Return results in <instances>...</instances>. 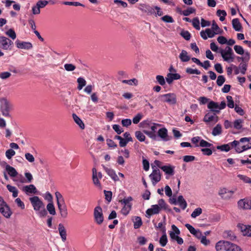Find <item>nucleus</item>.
Instances as JSON below:
<instances>
[{
  "instance_id": "1",
  "label": "nucleus",
  "mask_w": 251,
  "mask_h": 251,
  "mask_svg": "<svg viewBox=\"0 0 251 251\" xmlns=\"http://www.w3.org/2000/svg\"><path fill=\"white\" fill-rule=\"evenodd\" d=\"M29 201L34 210L40 217H45L47 215L45 205L38 197L34 196L31 197L29 198Z\"/></svg>"
},
{
  "instance_id": "2",
  "label": "nucleus",
  "mask_w": 251,
  "mask_h": 251,
  "mask_svg": "<svg viewBox=\"0 0 251 251\" xmlns=\"http://www.w3.org/2000/svg\"><path fill=\"white\" fill-rule=\"evenodd\" d=\"M234 149L238 153H241L244 151L251 149V138L243 137L239 141H233Z\"/></svg>"
},
{
  "instance_id": "3",
  "label": "nucleus",
  "mask_w": 251,
  "mask_h": 251,
  "mask_svg": "<svg viewBox=\"0 0 251 251\" xmlns=\"http://www.w3.org/2000/svg\"><path fill=\"white\" fill-rule=\"evenodd\" d=\"M216 251H243L237 245L226 241H220L215 245Z\"/></svg>"
},
{
  "instance_id": "4",
  "label": "nucleus",
  "mask_w": 251,
  "mask_h": 251,
  "mask_svg": "<svg viewBox=\"0 0 251 251\" xmlns=\"http://www.w3.org/2000/svg\"><path fill=\"white\" fill-rule=\"evenodd\" d=\"M219 52L221 54L224 61L228 63L232 62L234 60L235 55L232 49L227 46L225 49H220Z\"/></svg>"
},
{
  "instance_id": "5",
  "label": "nucleus",
  "mask_w": 251,
  "mask_h": 251,
  "mask_svg": "<svg viewBox=\"0 0 251 251\" xmlns=\"http://www.w3.org/2000/svg\"><path fill=\"white\" fill-rule=\"evenodd\" d=\"M0 109L3 116L10 117L9 112L12 109V104L5 99L0 100Z\"/></svg>"
},
{
  "instance_id": "6",
  "label": "nucleus",
  "mask_w": 251,
  "mask_h": 251,
  "mask_svg": "<svg viewBox=\"0 0 251 251\" xmlns=\"http://www.w3.org/2000/svg\"><path fill=\"white\" fill-rule=\"evenodd\" d=\"M0 212L6 218H9L12 212L3 199L0 197Z\"/></svg>"
},
{
  "instance_id": "7",
  "label": "nucleus",
  "mask_w": 251,
  "mask_h": 251,
  "mask_svg": "<svg viewBox=\"0 0 251 251\" xmlns=\"http://www.w3.org/2000/svg\"><path fill=\"white\" fill-rule=\"evenodd\" d=\"M192 143L195 145V147H201L202 148H210L213 147V145L204 140L201 139V137L196 136L192 138Z\"/></svg>"
},
{
  "instance_id": "8",
  "label": "nucleus",
  "mask_w": 251,
  "mask_h": 251,
  "mask_svg": "<svg viewBox=\"0 0 251 251\" xmlns=\"http://www.w3.org/2000/svg\"><path fill=\"white\" fill-rule=\"evenodd\" d=\"M234 193L235 190H229L223 187L219 189L218 194L223 200H228L232 198Z\"/></svg>"
},
{
  "instance_id": "9",
  "label": "nucleus",
  "mask_w": 251,
  "mask_h": 251,
  "mask_svg": "<svg viewBox=\"0 0 251 251\" xmlns=\"http://www.w3.org/2000/svg\"><path fill=\"white\" fill-rule=\"evenodd\" d=\"M94 218L95 222L98 225H101L103 222L102 209L100 206H97L94 210Z\"/></svg>"
},
{
  "instance_id": "10",
  "label": "nucleus",
  "mask_w": 251,
  "mask_h": 251,
  "mask_svg": "<svg viewBox=\"0 0 251 251\" xmlns=\"http://www.w3.org/2000/svg\"><path fill=\"white\" fill-rule=\"evenodd\" d=\"M102 175L101 172H98L95 168L92 169V179L94 185L100 189L101 188V185L99 179H101Z\"/></svg>"
},
{
  "instance_id": "11",
  "label": "nucleus",
  "mask_w": 251,
  "mask_h": 251,
  "mask_svg": "<svg viewBox=\"0 0 251 251\" xmlns=\"http://www.w3.org/2000/svg\"><path fill=\"white\" fill-rule=\"evenodd\" d=\"M149 177L153 185L155 186L161 180V174L160 170L158 169H153L152 173L149 175Z\"/></svg>"
},
{
  "instance_id": "12",
  "label": "nucleus",
  "mask_w": 251,
  "mask_h": 251,
  "mask_svg": "<svg viewBox=\"0 0 251 251\" xmlns=\"http://www.w3.org/2000/svg\"><path fill=\"white\" fill-rule=\"evenodd\" d=\"M160 97L162 98L163 101L168 103L170 104H175L176 102V97L174 93H168L162 95Z\"/></svg>"
},
{
  "instance_id": "13",
  "label": "nucleus",
  "mask_w": 251,
  "mask_h": 251,
  "mask_svg": "<svg viewBox=\"0 0 251 251\" xmlns=\"http://www.w3.org/2000/svg\"><path fill=\"white\" fill-rule=\"evenodd\" d=\"M12 41L4 36L0 37V48L5 50H10Z\"/></svg>"
},
{
  "instance_id": "14",
  "label": "nucleus",
  "mask_w": 251,
  "mask_h": 251,
  "mask_svg": "<svg viewBox=\"0 0 251 251\" xmlns=\"http://www.w3.org/2000/svg\"><path fill=\"white\" fill-rule=\"evenodd\" d=\"M218 120L219 118L216 115V113L212 114L209 112L205 114L203 120V122L207 124H209L211 123L215 124Z\"/></svg>"
},
{
  "instance_id": "15",
  "label": "nucleus",
  "mask_w": 251,
  "mask_h": 251,
  "mask_svg": "<svg viewBox=\"0 0 251 251\" xmlns=\"http://www.w3.org/2000/svg\"><path fill=\"white\" fill-rule=\"evenodd\" d=\"M21 189L27 195L35 194L37 192L36 187L33 184L24 186L21 188Z\"/></svg>"
},
{
  "instance_id": "16",
  "label": "nucleus",
  "mask_w": 251,
  "mask_h": 251,
  "mask_svg": "<svg viewBox=\"0 0 251 251\" xmlns=\"http://www.w3.org/2000/svg\"><path fill=\"white\" fill-rule=\"evenodd\" d=\"M238 227L244 236H251V226L239 224Z\"/></svg>"
},
{
  "instance_id": "17",
  "label": "nucleus",
  "mask_w": 251,
  "mask_h": 251,
  "mask_svg": "<svg viewBox=\"0 0 251 251\" xmlns=\"http://www.w3.org/2000/svg\"><path fill=\"white\" fill-rule=\"evenodd\" d=\"M16 47L18 49H25V50H30L32 48L33 46L30 42L21 41L17 40L15 42Z\"/></svg>"
},
{
  "instance_id": "18",
  "label": "nucleus",
  "mask_w": 251,
  "mask_h": 251,
  "mask_svg": "<svg viewBox=\"0 0 251 251\" xmlns=\"http://www.w3.org/2000/svg\"><path fill=\"white\" fill-rule=\"evenodd\" d=\"M102 166L103 170L112 180H113L114 181H118L119 180L118 176L113 169L105 167L104 165H102Z\"/></svg>"
},
{
  "instance_id": "19",
  "label": "nucleus",
  "mask_w": 251,
  "mask_h": 251,
  "mask_svg": "<svg viewBox=\"0 0 251 251\" xmlns=\"http://www.w3.org/2000/svg\"><path fill=\"white\" fill-rule=\"evenodd\" d=\"M200 34L204 40H206L208 37L212 38L215 34H217L211 28H206L205 31L202 30Z\"/></svg>"
},
{
  "instance_id": "20",
  "label": "nucleus",
  "mask_w": 251,
  "mask_h": 251,
  "mask_svg": "<svg viewBox=\"0 0 251 251\" xmlns=\"http://www.w3.org/2000/svg\"><path fill=\"white\" fill-rule=\"evenodd\" d=\"M185 226L187 227V228L189 230L190 232L195 235L198 238L201 239L202 235L201 232L199 229H196L193 226L190 225L189 224H185Z\"/></svg>"
},
{
  "instance_id": "21",
  "label": "nucleus",
  "mask_w": 251,
  "mask_h": 251,
  "mask_svg": "<svg viewBox=\"0 0 251 251\" xmlns=\"http://www.w3.org/2000/svg\"><path fill=\"white\" fill-rule=\"evenodd\" d=\"M238 206L240 209H250L251 208V202L246 199H242L238 201Z\"/></svg>"
},
{
  "instance_id": "22",
  "label": "nucleus",
  "mask_w": 251,
  "mask_h": 251,
  "mask_svg": "<svg viewBox=\"0 0 251 251\" xmlns=\"http://www.w3.org/2000/svg\"><path fill=\"white\" fill-rule=\"evenodd\" d=\"M139 9L144 13H147L148 15H151L155 13L154 8L149 5L141 4Z\"/></svg>"
},
{
  "instance_id": "23",
  "label": "nucleus",
  "mask_w": 251,
  "mask_h": 251,
  "mask_svg": "<svg viewBox=\"0 0 251 251\" xmlns=\"http://www.w3.org/2000/svg\"><path fill=\"white\" fill-rule=\"evenodd\" d=\"M161 209L156 205H152L151 208L148 209L146 211V214L148 216H151L153 214H157L160 212Z\"/></svg>"
},
{
  "instance_id": "24",
  "label": "nucleus",
  "mask_w": 251,
  "mask_h": 251,
  "mask_svg": "<svg viewBox=\"0 0 251 251\" xmlns=\"http://www.w3.org/2000/svg\"><path fill=\"white\" fill-rule=\"evenodd\" d=\"M55 196L56 199L57 207L66 206L65 200L61 194L57 191L55 193Z\"/></svg>"
},
{
  "instance_id": "25",
  "label": "nucleus",
  "mask_w": 251,
  "mask_h": 251,
  "mask_svg": "<svg viewBox=\"0 0 251 251\" xmlns=\"http://www.w3.org/2000/svg\"><path fill=\"white\" fill-rule=\"evenodd\" d=\"M172 229L173 231H170L169 233L170 236L172 240H176L180 232L179 229L174 225L172 226Z\"/></svg>"
},
{
  "instance_id": "26",
  "label": "nucleus",
  "mask_w": 251,
  "mask_h": 251,
  "mask_svg": "<svg viewBox=\"0 0 251 251\" xmlns=\"http://www.w3.org/2000/svg\"><path fill=\"white\" fill-rule=\"evenodd\" d=\"M207 107L208 109H210L211 111L215 112L216 114L220 113L219 104L217 102L210 101L207 105Z\"/></svg>"
},
{
  "instance_id": "27",
  "label": "nucleus",
  "mask_w": 251,
  "mask_h": 251,
  "mask_svg": "<svg viewBox=\"0 0 251 251\" xmlns=\"http://www.w3.org/2000/svg\"><path fill=\"white\" fill-rule=\"evenodd\" d=\"M180 77L181 76L178 74L169 73L166 77V80L167 83L170 84L173 82L174 80L179 79Z\"/></svg>"
},
{
  "instance_id": "28",
  "label": "nucleus",
  "mask_w": 251,
  "mask_h": 251,
  "mask_svg": "<svg viewBox=\"0 0 251 251\" xmlns=\"http://www.w3.org/2000/svg\"><path fill=\"white\" fill-rule=\"evenodd\" d=\"M13 180L18 187H20L22 184L26 183V179L24 176L22 174H19L18 173L17 176L13 178Z\"/></svg>"
},
{
  "instance_id": "29",
  "label": "nucleus",
  "mask_w": 251,
  "mask_h": 251,
  "mask_svg": "<svg viewBox=\"0 0 251 251\" xmlns=\"http://www.w3.org/2000/svg\"><path fill=\"white\" fill-rule=\"evenodd\" d=\"M58 231L62 241L65 242L67 239V232L62 224H59L58 225Z\"/></svg>"
},
{
  "instance_id": "30",
  "label": "nucleus",
  "mask_w": 251,
  "mask_h": 251,
  "mask_svg": "<svg viewBox=\"0 0 251 251\" xmlns=\"http://www.w3.org/2000/svg\"><path fill=\"white\" fill-rule=\"evenodd\" d=\"M4 163L6 164V171L8 173V175L11 177L14 178L15 177V176H17L18 173L17 172L16 169L14 167L7 164L6 162H4Z\"/></svg>"
},
{
  "instance_id": "31",
  "label": "nucleus",
  "mask_w": 251,
  "mask_h": 251,
  "mask_svg": "<svg viewBox=\"0 0 251 251\" xmlns=\"http://www.w3.org/2000/svg\"><path fill=\"white\" fill-rule=\"evenodd\" d=\"M217 149L221 150V151L227 152L230 150L234 149L233 142H229L228 144L221 146H218L217 147Z\"/></svg>"
},
{
  "instance_id": "32",
  "label": "nucleus",
  "mask_w": 251,
  "mask_h": 251,
  "mask_svg": "<svg viewBox=\"0 0 251 251\" xmlns=\"http://www.w3.org/2000/svg\"><path fill=\"white\" fill-rule=\"evenodd\" d=\"M158 136L165 141H167L170 139L168 136L167 130L165 128H160L158 131Z\"/></svg>"
},
{
  "instance_id": "33",
  "label": "nucleus",
  "mask_w": 251,
  "mask_h": 251,
  "mask_svg": "<svg viewBox=\"0 0 251 251\" xmlns=\"http://www.w3.org/2000/svg\"><path fill=\"white\" fill-rule=\"evenodd\" d=\"M160 168L167 175H173L174 174V167L171 165L162 166Z\"/></svg>"
},
{
  "instance_id": "34",
  "label": "nucleus",
  "mask_w": 251,
  "mask_h": 251,
  "mask_svg": "<svg viewBox=\"0 0 251 251\" xmlns=\"http://www.w3.org/2000/svg\"><path fill=\"white\" fill-rule=\"evenodd\" d=\"M162 232L163 233V234L159 239V243L162 247H165L168 242V239L166 233L165 227L162 228Z\"/></svg>"
},
{
  "instance_id": "35",
  "label": "nucleus",
  "mask_w": 251,
  "mask_h": 251,
  "mask_svg": "<svg viewBox=\"0 0 251 251\" xmlns=\"http://www.w3.org/2000/svg\"><path fill=\"white\" fill-rule=\"evenodd\" d=\"M232 24L233 28L235 31H240L242 30V27L238 19L236 18L233 19L232 21Z\"/></svg>"
},
{
  "instance_id": "36",
  "label": "nucleus",
  "mask_w": 251,
  "mask_h": 251,
  "mask_svg": "<svg viewBox=\"0 0 251 251\" xmlns=\"http://www.w3.org/2000/svg\"><path fill=\"white\" fill-rule=\"evenodd\" d=\"M179 57L182 62H188L190 59V57L185 50H182L179 55Z\"/></svg>"
},
{
  "instance_id": "37",
  "label": "nucleus",
  "mask_w": 251,
  "mask_h": 251,
  "mask_svg": "<svg viewBox=\"0 0 251 251\" xmlns=\"http://www.w3.org/2000/svg\"><path fill=\"white\" fill-rule=\"evenodd\" d=\"M73 118L74 121L75 122L76 124L78 125L80 128L82 129H84L85 125L83 123L82 121L75 114H73Z\"/></svg>"
},
{
  "instance_id": "38",
  "label": "nucleus",
  "mask_w": 251,
  "mask_h": 251,
  "mask_svg": "<svg viewBox=\"0 0 251 251\" xmlns=\"http://www.w3.org/2000/svg\"><path fill=\"white\" fill-rule=\"evenodd\" d=\"M6 188L9 192L12 193V196L14 198H16L18 196V190L16 187L8 184Z\"/></svg>"
},
{
  "instance_id": "39",
  "label": "nucleus",
  "mask_w": 251,
  "mask_h": 251,
  "mask_svg": "<svg viewBox=\"0 0 251 251\" xmlns=\"http://www.w3.org/2000/svg\"><path fill=\"white\" fill-rule=\"evenodd\" d=\"M177 202L182 209H185L186 208L187 205V202L182 196H178Z\"/></svg>"
},
{
  "instance_id": "40",
  "label": "nucleus",
  "mask_w": 251,
  "mask_h": 251,
  "mask_svg": "<svg viewBox=\"0 0 251 251\" xmlns=\"http://www.w3.org/2000/svg\"><path fill=\"white\" fill-rule=\"evenodd\" d=\"M133 221L134 223V228L135 229L139 228L142 225V219L140 217H135L134 219H133Z\"/></svg>"
},
{
  "instance_id": "41",
  "label": "nucleus",
  "mask_w": 251,
  "mask_h": 251,
  "mask_svg": "<svg viewBox=\"0 0 251 251\" xmlns=\"http://www.w3.org/2000/svg\"><path fill=\"white\" fill-rule=\"evenodd\" d=\"M58 208L59 210L60 216L62 218H66L68 216V210L67 205L64 206H59Z\"/></svg>"
},
{
  "instance_id": "42",
  "label": "nucleus",
  "mask_w": 251,
  "mask_h": 251,
  "mask_svg": "<svg viewBox=\"0 0 251 251\" xmlns=\"http://www.w3.org/2000/svg\"><path fill=\"white\" fill-rule=\"evenodd\" d=\"M243 121L241 119H237L234 121L233 123L232 126L236 129H241L243 127Z\"/></svg>"
},
{
  "instance_id": "43",
  "label": "nucleus",
  "mask_w": 251,
  "mask_h": 251,
  "mask_svg": "<svg viewBox=\"0 0 251 251\" xmlns=\"http://www.w3.org/2000/svg\"><path fill=\"white\" fill-rule=\"evenodd\" d=\"M77 82L78 83L77 89L80 90L82 88L85 86L86 84V81L85 79L83 77H78L77 79Z\"/></svg>"
},
{
  "instance_id": "44",
  "label": "nucleus",
  "mask_w": 251,
  "mask_h": 251,
  "mask_svg": "<svg viewBox=\"0 0 251 251\" xmlns=\"http://www.w3.org/2000/svg\"><path fill=\"white\" fill-rule=\"evenodd\" d=\"M152 124V123L151 122V120L149 119H147L141 122L139 124V126L141 128H146L150 127Z\"/></svg>"
},
{
  "instance_id": "45",
  "label": "nucleus",
  "mask_w": 251,
  "mask_h": 251,
  "mask_svg": "<svg viewBox=\"0 0 251 251\" xmlns=\"http://www.w3.org/2000/svg\"><path fill=\"white\" fill-rule=\"evenodd\" d=\"M222 133V126L220 124L216 125L213 129L212 134L213 136H217L221 134Z\"/></svg>"
},
{
  "instance_id": "46",
  "label": "nucleus",
  "mask_w": 251,
  "mask_h": 251,
  "mask_svg": "<svg viewBox=\"0 0 251 251\" xmlns=\"http://www.w3.org/2000/svg\"><path fill=\"white\" fill-rule=\"evenodd\" d=\"M47 209L50 214L52 215L56 214L55 209L53 202H50L47 204Z\"/></svg>"
},
{
  "instance_id": "47",
  "label": "nucleus",
  "mask_w": 251,
  "mask_h": 251,
  "mask_svg": "<svg viewBox=\"0 0 251 251\" xmlns=\"http://www.w3.org/2000/svg\"><path fill=\"white\" fill-rule=\"evenodd\" d=\"M237 177L241 180H242L245 183H248L251 186V178L248 176L239 174L237 175Z\"/></svg>"
},
{
  "instance_id": "48",
  "label": "nucleus",
  "mask_w": 251,
  "mask_h": 251,
  "mask_svg": "<svg viewBox=\"0 0 251 251\" xmlns=\"http://www.w3.org/2000/svg\"><path fill=\"white\" fill-rule=\"evenodd\" d=\"M243 55V57H238V59L239 60L241 59L242 60V61L243 62L247 63V62L249 61V60L250 59V53H249V51H244V53Z\"/></svg>"
},
{
  "instance_id": "49",
  "label": "nucleus",
  "mask_w": 251,
  "mask_h": 251,
  "mask_svg": "<svg viewBox=\"0 0 251 251\" xmlns=\"http://www.w3.org/2000/svg\"><path fill=\"white\" fill-rule=\"evenodd\" d=\"M135 135L136 138L140 142H143L145 140V136L144 133L140 131H136L135 133Z\"/></svg>"
},
{
  "instance_id": "50",
  "label": "nucleus",
  "mask_w": 251,
  "mask_h": 251,
  "mask_svg": "<svg viewBox=\"0 0 251 251\" xmlns=\"http://www.w3.org/2000/svg\"><path fill=\"white\" fill-rule=\"evenodd\" d=\"M217 15L220 17V20L224 21L225 20V17L226 16V12L224 10H218Z\"/></svg>"
},
{
  "instance_id": "51",
  "label": "nucleus",
  "mask_w": 251,
  "mask_h": 251,
  "mask_svg": "<svg viewBox=\"0 0 251 251\" xmlns=\"http://www.w3.org/2000/svg\"><path fill=\"white\" fill-rule=\"evenodd\" d=\"M132 205H124L121 209V213L124 215H127L131 209Z\"/></svg>"
},
{
  "instance_id": "52",
  "label": "nucleus",
  "mask_w": 251,
  "mask_h": 251,
  "mask_svg": "<svg viewBox=\"0 0 251 251\" xmlns=\"http://www.w3.org/2000/svg\"><path fill=\"white\" fill-rule=\"evenodd\" d=\"M122 83L127 84L129 85H134L135 86L138 84V80L136 78H132L129 80H123Z\"/></svg>"
},
{
  "instance_id": "53",
  "label": "nucleus",
  "mask_w": 251,
  "mask_h": 251,
  "mask_svg": "<svg viewBox=\"0 0 251 251\" xmlns=\"http://www.w3.org/2000/svg\"><path fill=\"white\" fill-rule=\"evenodd\" d=\"M238 67L239 68L240 73L244 75L246 74L247 69V63L244 62L241 63Z\"/></svg>"
},
{
  "instance_id": "54",
  "label": "nucleus",
  "mask_w": 251,
  "mask_h": 251,
  "mask_svg": "<svg viewBox=\"0 0 251 251\" xmlns=\"http://www.w3.org/2000/svg\"><path fill=\"white\" fill-rule=\"evenodd\" d=\"M202 213V209L200 207H198L195 209L194 211L192 213L191 216L193 218H196Z\"/></svg>"
},
{
  "instance_id": "55",
  "label": "nucleus",
  "mask_w": 251,
  "mask_h": 251,
  "mask_svg": "<svg viewBox=\"0 0 251 251\" xmlns=\"http://www.w3.org/2000/svg\"><path fill=\"white\" fill-rule=\"evenodd\" d=\"M211 29L217 34H221L223 32L214 21L213 22Z\"/></svg>"
},
{
  "instance_id": "56",
  "label": "nucleus",
  "mask_w": 251,
  "mask_h": 251,
  "mask_svg": "<svg viewBox=\"0 0 251 251\" xmlns=\"http://www.w3.org/2000/svg\"><path fill=\"white\" fill-rule=\"evenodd\" d=\"M143 115L139 113L137 114L133 118L132 121L134 124H137L139 123L140 121L143 118Z\"/></svg>"
},
{
  "instance_id": "57",
  "label": "nucleus",
  "mask_w": 251,
  "mask_h": 251,
  "mask_svg": "<svg viewBox=\"0 0 251 251\" xmlns=\"http://www.w3.org/2000/svg\"><path fill=\"white\" fill-rule=\"evenodd\" d=\"M133 200V199L131 197H128L127 198H125L121 201H120V202L121 204H123L124 205H132L130 203V201H131Z\"/></svg>"
},
{
  "instance_id": "58",
  "label": "nucleus",
  "mask_w": 251,
  "mask_h": 251,
  "mask_svg": "<svg viewBox=\"0 0 251 251\" xmlns=\"http://www.w3.org/2000/svg\"><path fill=\"white\" fill-rule=\"evenodd\" d=\"M192 25L197 30L200 29V21L198 18L196 17L194 18L192 21Z\"/></svg>"
},
{
  "instance_id": "59",
  "label": "nucleus",
  "mask_w": 251,
  "mask_h": 251,
  "mask_svg": "<svg viewBox=\"0 0 251 251\" xmlns=\"http://www.w3.org/2000/svg\"><path fill=\"white\" fill-rule=\"evenodd\" d=\"M15 154V151L12 149H8L5 152V156L8 159H10Z\"/></svg>"
},
{
  "instance_id": "60",
  "label": "nucleus",
  "mask_w": 251,
  "mask_h": 251,
  "mask_svg": "<svg viewBox=\"0 0 251 251\" xmlns=\"http://www.w3.org/2000/svg\"><path fill=\"white\" fill-rule=\"evenodd\" d=\"M234 50L235 52L240 55H242L244 53V50L242 47L239 45H235L234 46Z\"/></svg>"
},
{
  "instance_id": "61",
  "label": "nucleus",
  "mask_w": 251,
  "mask_h": 251,
  "mask_svg": "<svg viewBox=\"0 0 251 251\" xmlns=\"http://www.w3.org/2000/svg\"><path fill=\"white\" fill-rule=\"evenodd\" d=\"M195 9L192 7H189L186 10H183L182 12V14L185 16H189L192 13L195 12Z\"/></svg>"
},
{
  "instance_id": "62",
  "label": "nucleus",
  "mask_w": 251,
  "mask_h": 251,
  "mask_svg": "<svg viewBox=\"0 0 251 251\" xmlns=\"http://www.w3.org/2000/svg\"><path fill=\"white\" fill-rule=\"evenodd\" d=\"M6 34L13 40H14L16 38V33L12 29H10L7 30L6 32Z\"/></svg>"
},
{
  "instance_id": "63",
  "label": "nucleus",
  "mask_w": 251,
  "mask_h": 251,
  "mask_svg": "<svg viewBox=\"0 0 251 251\" xmlns=\"http://www.w3.org/2000/svg\"><path fill=\"white\" fill-rule=\"evenodd\" d=\"M225 81V77L223 75H219L218 76L216 83L219 86H221Z\"/></svg>"
},
{
  "instance_id": "64",
  "label": "nucleus",
  "mask_w": 251,
  "mask_h": 251,
  "mask_svg": "<svg viewBox=\"0 0 251 251\" xmlns=\"http://www.w3.org/2000/svg\"><path fill=\"white\" fill-rule=\"evenodd\" d=\"M25 158L27 161L30 163H33L35 161V158L32 154L30 153L27 152L25 153Z\"/></svg>"
}]
</instances>
